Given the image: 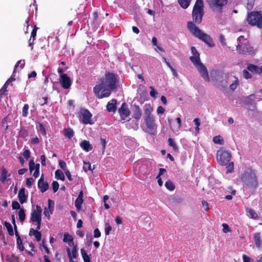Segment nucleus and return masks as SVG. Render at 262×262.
<instances>
[{
  "instance_id": "72a5a7b5",
  "label": "nucleus",
  "mask_w": 262,
  "mask_h": 262,
  "mask_svg": "<svg viewBox=\"0 0 262 262\" xmlns=\"http://www.w3.org/2000/svg\"><path fill=\"white\" fill-rule=\"evenodd\" d=\"M5 260L7 262H17L18 257L14 254L11 255H7L6 256Z\"/></svg>"
},
{
  "instance_id": "4468645a",
  "label": "nucleus",
  "mask_w": 262,
  "mask_h": 262,
  "mask_svg": "<svg viewBox=\"0 0 262 262\" xmlns=\"http://www.w3.org/2000/svg\"><path fill=\"white\" fill-rule=\"evenodd\" d=\"M60 83L62 86L66 89H69L71 85V80L67 74L60 75Z\"/></svg>"
},
{
  "instance_id": "69168bd1",
  "label": "nucleus",
  "mask_w": 262,
  "mask_h": 262,
  "mask_svg": "<svg viewBox=\"0 0 262 262\" xmlns=\"http://www.w3.org/2000/svg\"><path fill=\"white\" fill-rule=\"evenodd\" d=\"M202 206L204 208L205 210L208 211L209 209V204L206 201H202Z\"/></svg>"
},
{
  "instance_id": "338daca9",
  "label": "nucleus",
  "mask_w": 262,
  "mask_h": 262,
  "mask_svg": "<svg viewBox=\"0 0 262 262\" xmlns=\"http://www.w3.org/2000/svg\"><path fill=\"white\" fill-rule=\"evenodd\" d=\"M242 257H243L244 262H252V260L251 259V258L245 254L243 255Z\"/></svg>"
},
{
  "instance_id": "6ab92c4d",
  "label": "nucleus",
  "mask_w": 262,
  "mask_h": 262,
  "mask_svg": "<svg viewBox=\"0 0 262 262\" xmlns=\"http://www.w3.org/2000/svg\"><path fill=\"white\" fill-rule=\"evenodd\" d=\"M254 243L257 248H260L262 245V241L261 239L260 233L257 232L253 234Z\"/></svg>"
},
{
  "instance_id": "cd10ccee",
  "label": "nucleus",
  "mask_w": 262,
  "mask_h": 262,
  "mask_svg": "<svg viewBox=\"0 0 262 262\" xmlns=\"http://www.w3.org/2000/svg\"><path fill=\"white\" fill-rule=\"evenodd\" d=\"M246 212L249 213L251 218L256 220L258 219L257 213L252 208H247L246 209Z\"/></svg>"
},
{
  "instance_id": "603ef678",
  "label": "nucleus",
  "mask_w": 262,
  "mask_h": 262,
  "mask_svg": "<svg viewBox=\"0 0 262 262\" xmlns=\"http://www.w3.org/2000/svg\"><path fill=\"white\" fill-rule=\"evenodd\" d=\"M29 167L30 172L35 170V163L33 160H31L29 163Z\"/></svg>"
},
{
  "instance_id": "4be33fe9",
  "label": "nucleus",
  "mask_w": 262,
  "mask_h": 262,
  "mask_svg": "<svg viewBox=\"0 0 262 262\" xmlns=\"http://www.w3.org/2000/svg\"><path fill=\"white\" fill-rule=\"evenodd\" d=\"M112 101V103L108 102L106 105V109L108 112H115L117 110V100L113 99Z\"/></svg>"
},
{
  "instance_id": "c9c22d12",
  "label": "nucleus",
  "mask_w": 262,
  "mask_h": 262,
  "mask_svg": "<svg viewBox=\"0 0 262 262\" xmlns=\"http://www.w3.org/2000/svg\"><path fill=\"white\" fill-rule=\"evenodd\" d=\"M81 254L84 262H91L90 256L86 254L83 249H81Z\"/></svg>"
},
{
  "instance_id": "f3484780",
  "label": "nucleus",
  "mask_w": 262,
  "mask_h": 262,
  "mask_svg": "<svg viewBox=\"0 0 262 262\" xmlns=\"http://www.w3.org/2000/svg\"><path fill=\"white\" fill-rule=\"evenodd\" d=\"M142 116V110L137 105H134L133 117L137 121H139Z\"/></svg>"
},
{
  "instance_id": "a878e982",
  "label": "nucleus",
  "mask_w": 262,
  "mask_h": 262,
  "mask_svg": "<svg viewBox=\"0 0 262 262\" xmlns=\"http://www.w3.org/2000/svg\"><path fill=\"white\" fill-rule=\"evenodd\" d=\"M139 121H137L135 119V120H132L129 123L126 124L127 127L130 129L132 128L134 130H137L139 128Z\"/></svg>"
},
{
  "instance_id": "ddd939ff",
  "label": "nucleus",
  "mask_w": 262,
  "mask_h": 262,
  "mask_svg": "<svg viewBox=\"0 0 262 262\" xmlns=\"http://www.w3.org/2000/svg\"><path fill=\"white\" fill-rule=\"evenodd\" d=\"M81 113L82 121L84 124H93L94 123V122L91 120L92 115L88 110L84 109L81 111Z\"/></svg>"
},
{
  "instance_id": "5701e85b",
  "label": "nucleus",
  "mask_w": 262,
  "mask_h": 262,
  "mask_svg": "<svg viewBox=\"0 0 262 262\" xmlns=\"http://www.w3.org/2000/svg\"><path fill=\"white\" fill-rule=\"evenodd\" d=\"M38 29V27L35 26L31 32V38L29 40V46L31 47V49H33V42L35 39V37L36 36V32Z\"/></svg>"
},
{
  "instance_id": "5fc2aeb1",
  "label": "nucleus",
  "mask_w": 262,
  "mask_h": 262,
  "mask_svg": "<svg viewBox=\"0 0 262 262\" xmlns=\"http://www.w3.org/2000/svg\"><path fill=\"white\" fill-rule=\"evenodd\" d=\"M12 209L14 210H17V209H20V206L18 202L17 201H13L12 203Z\"/></svg>"
},
{
  "instance_id": "9b49d317",
  "label": "nucleus",
  "mask_w": 262,
  "mask_h": 262,
  "mask_svg": "<svg viewBox=\"0 0 262 262\" xmlns=\"http://www.w3.org/2000/svg\"><path fill=\"white\" fill-rule=\"evenodd\" d=\"M118 113L121 120L124 121V122L130 121V119L129 118V116L130 115V112L125 102L122 104L121 107L118 109Z\"/></svg>"
},
{
  "instance_id": "c85d7f7f",
  "label": "nucleus",
  "mask_w": 262,
  "mask_h": 262,
  "mask_svg": "<svg viewBox=\"0 0 262 262\" xmlns=\"http://www.w3.org/2000/svg\"><path fill=\"white\" fill-rule=\"evenodd\" d=\"M55 178L58 180H60L62 181H64L65 180L64 174L63 172L60 169H57L55 171Z\"/></svg>"
},
{
  "instance_id": "a19ab883",
  "label": "nucleus",
  "mask_w": 262,
  "mask_h": 262,
  "mask_svg": "<svg viewBox=\"0 0 262 262\" xmlns=\"http://www.w3.org/2000/svg\"><path fill=\"white\" fill-rule=\"evenodd\" d=\"M8 120V117L7 116V117H4L2 119V125L3 127H4L5 128L4 131L5 133L7 132V130H8V127H9L8 125H6V126H5V124H6L7 123Z\"/></svg>"
},
{
  "instance_id": "e2e57ef3",
  "label": "nucleus",
  "mask_w": 262,
  "mask_h": 262,
  "mask_svg": "<svg viewBox=\"0 0 262 262\" xmlns=\"http://www.w3.org/2000/svg\"><path fill=\"white\" fill-rule=\"evenodd\" d=\"M14 80H15V79L12 77L10 78L9 79H8L6 81V82H5V83L4 84V85H3V86L2 88L7 90L8 85H9V83L13 81Z\"/></svg>"
},
{
  "instance_id": "423d86ee",
  "label": "nucleus",
  "mask_w": 262,
  "mask_h": 262,
  "mask_svg": "<svg viewBox=\"0 0 262 262\" xmlns=\"http://www.w3.org/2000/svg\"><path fill=\"white\" fill-rule=\"evenodd\" d=\"M237 42L236 49L238 54L248 55L255 54V49L251 46L247 38L243 35H241L237 38Z\"/></svg>"
},
{
  "instance_id": "0e129e2a",
  "label": "nucleus",
  "mask_w": 262,
  "mask_h": 262,
  "mask_svg": "<svg viewBox=\"0 0 262 262\" xmlns=\"http://www.w3.org/2000/svg\"><path fill=\"white\" fill-rule=\"evenodd\" d=\"M101 236V232L98 228H96L94 231V237L98 238Z\"/></svg>"
},
{
  "instance_id": "774afa93",
  "label": "nucleus",
  "mask_w": 262,
  "mask_h": 262,
  "mask_svg": "<svg viewBox=\"0 0 262 262\" xmlns=\"http://www.w3.org/2000/svg\"><path fill=\"white\" fill-rule=\"evenodd\" d=\"M253 4H254V1H253V0L250 1H249L247 4V8L248 10L252 9L253 7Z\"/></svg>"
},
{
  "instance_id": "79ce46f5",
  "label": "nucleus",
  "mask_w": 262,
  "mask_h": 262,
  "mask_svg": "<svg viewBox=\"0 0 262 262\" xmlns=\"http://www.w3.org/2000/svg\"><path fill=\"white\" fill-rule=\"evenodd\" d=\"M83 169L85 172H87L88 170H93L91 168V164L89 162H84Z\"/></svg>"
},
{
  "instance_id": "37998d69",
  "label": "nucleus",
  "mask_w": 262,
  "mask_h": 262,
  "mask_svg": "<svg viewBox=\"0 0 262 262\" xmlns=\"http://www.w3.org/2000/svg\"><path fill=\"white\" fill-rule=\"evenodd\" d=\"M39 130L42 136H46V130L42 123H39Z\"/></svg>"
},
{
  "instance_id": "09e8293b",
  "label": "nucleus",
  "mask_w": 262,
  "mask_h": 262,
  "mask_svg": "<svg viewBox=\"0 0 262 262\" xmlns=\"http://www.w3.org/2000/svg\"><path fill=\"white\" fill-rule=\"evenodd\" d=\"M243 76H244V77L246 79H250L252 77V75L251 74H250L248 71V70H246V69H244L243 71Z\"/></svg>"
},
{
  "instance_id": "4d7b16f0",
  "label": "nucleus",
  "mask_w": 262,
  "mask_h": 262,
  "mask_svg": "<svg viewBox=\"0 0 262 262\" xmlns=\"http://www.w3.org/2000/svg\"><path fill=\"white\" fill-rule=\"evenodd\" d=\"M219 40L223 46H226V39L223 34L220 35Z\"/></svg>"
},
{
  "instance_id": "a18cd8bd",
  "label": "nucleus",
  "mask_w": 262,
  "mask_h": 262,
  "mask_svg": "<svg viewBox=\"0 0 262 262\" xmlns=\"http://www.w3.org/2000/svg\"><path fill=\"white\" fill-rule=\"evenodd\" d=\"M16 243H17L18 248L21 251H23L24 250V247L23 245V242H22L21 238H19L18 239L16 240Z\"/></svg>"
},
{
  "instance_id": "e433bc0d",
  "label": "nucleus",
  "mask_w": 262,
  "mask_h": 262,
  "mask_svg": "<svg viewBox=\"0 0 262 262\" xmlns=\"http://www.w3.org/2000/svg\"><path fill=\"white\" fill-rule=\"evenodd\" d=\"M19 220L20 222H24L26 218L25 210L23 208H20L18 212Z\"/></svg>"
},
{
  "instance_id": "aec40b11",
  "label": "nucleus",
  "mask_w": 262,
  "mask_h": 262,
  "mask_svg": "<svg viewBox=\"0 0 262 262\" xmlns=\"http://www.w3.org/2000/svg\"><path fill=\"white\" fill-rule=\"evenodd\" d=\"M18 200L21 204H24L27 201V196L25 194V188L22 187L20 189L18 194Z\"/></svg>"
},
{
  "instance_id": "052dcab7",
  "label": "nucleus",
  "mask_w": 262,
  "mask_h": 262,
  "mask_svg": "<svg viewBox=\"0 0 262 262\" xmlns=\"http://www.w3.org/2000/svg\"><path fill=\"white\" fill-rule=\"evenodd\" d=\"M34 180L32 178H29L26 179V185L28 187H30L34 183Z\"/></svg>"
},
{
  "instance_id": "0eeeda50",
  "label": "nucleus",
  "mask_w": 262,
  "mask_h": 262,
  "mask_svg": "<svg viewBox=\"0 0 262 262\" xmlns=\"http://www.w3.org/2000/svg\"><path fill=\"white\" fill-rule=\"evenodd\" d=\"M144 110V119L145 125L147 127L149 134L155 135L157 132V126L155 123V120L151 112L153 111L152 107L149 105H145Z\"/></svg>"
},
{
  "instance_id": "49530a36",
  "label": "nucleus",
  "mask_w": 262,
  "mask_h": 262,
  "mask_svg": "<svg viewBox=\"0 0 262 262\" xmlns=\"http://www.w3.org/2000/svg\"><path fill=\"white\" fill-rule=\"evenodd\" d=\"M54 201L50 199H49L48 200V208H49V210L51 213H52V212L54 210Z\"/></svg>"
},
{
  "instance_id": "393cba45",
  "label": "nucleus",
  "mask_w": 262,
  "mask_h": 262,
  "mask_svg": "<svg viewBox=\"0 0 262 262\" xmlns=\"http://www.w3.org/2000/svg\"><path fill=\"white\" fill-rule=\"evenodd\" d=\"M64 242L68 243V244L70 246H74V244L73 242V238L72 236L69 235L68 233H65L64 235V237L63 239Z\"/></svg>"
},
{
  "instance_id": "f257e3e1",
  "label": "nucleus",
  "mask_w": 262,
  "mask_h": 262,
  "mask_svg": "<svg viewBox=\"0 0 262 262\" xmlns=\"http://www.w3.org/2000/svg\"><path fill=\"white\" fill-rule=\"evenodd\" d=\"M99 81L100 83L93 88L94 93L98 99L109 97L112 91L116 90L119 85L117 75L110 72H106Z\"/></svg>"
},
{
  "instance_id": "2eb2a0df",
  "label": "nucleus",
  "mask_w": 262,
  "mask_h": 262,
  "mask_svg": "<svg viewBox=\"0 0 262 262\" xmlns=\"http://www.w3.org/2000/svg\"><path fill=\"white\" fill-rule=\"evenodd\" d=\"M37 186L40 191L43 193L48 190L49 188V184L47 182L44 181V177L42 174L38 181Z\"/></svg>"
},
{
  "instance_id": "3c124183",
  "label": "nucleus",
  "mask_w": 262,
  "mask_h": 262,
  "mask_svg": "<svg viewBox=\"0 0 262 262\" xmlns=\"http://www.w3.org/2000/svg\"><path fill=\"white\" fill-rule=\"evenodd\" d=\"M72 247L73 249L72 250V251L71 252L72 259L73 258H75L77 256V246L74 245V246Z\"/></svg>"
},
{
  "instance_id": "c03bdc74",
  "label": "nucleus",
  "mask_w": 262,
  "mask_h": 262,
  "mask_svg": "<svg viewBox=\"0 0 262 262\" xmlns=\"http://www.w3.org/2000/svg\"><path fill=\"white\" fill-rule=\"evenodd\" d=\"M112 227L109 223H105V235H108L110 231L112 230Z\"/></svg>"
},
{
  "instance_id": "b1692460",
  "label": "nucleus",
  "mask_w": 262,
  "mask_h": 262,
  "mask_svg": "<svg viewBox=\"0 0 262 262\" xmlns=\"http://www.w3.org/2000/svg\"><path fill=\"white\" fill-rule=\"evenodd\" d=\"M63 135L65 137L71 139L74 135V132L70 127L66 128L63 129Z\"/></svg>"
},
{
  "instance_id": "bb28decb",
  "label": "nucleus",
  "mask_w": 262,
  "mask_h": 262,
  "mask_svg": "<svg viewBox=\"0 0 262 262\" xmlns=\"http://www.w3.org/2000/svg\"><path fill=\"white\" fill-rule=\"evenodd\" d=\"M260 67L250 63L247 66V70L251 72H255L256 73L259 74Z\"/></svg>"
},
{
  "instance_id": "473e14b6",
  "label": "nucleus",
  "mask_w": 262,
  "mask_h": 262,
  "mask_svg": "<svg viewBox=\"0 0 262 262\" xmlns=\"http://www.w3.org/2000/svg\"><path fill=\"white\" fill-rule=\"evenodd\" d=\"M83 202V199L77 198L75 200V206L78 211H79L81 209V206Z\"/></svg>"
},
{
  "instance_id": "58836bf2",
  "label": "nucleus",
  "mask_w": 262,
  "mask_h": 262,
  "mask_svg": "<svg viewBox=\"0 0 262 262\" xmlns=\"http://www.w3.org/2000/svg\"><path fill=\"white\" fill-rule=\"evenodd\" d=\"M19 136L23 139H25L28 136V132L25 128H22L19 132Z\"/></svg>"
},
{
  "instance_id": "f03ea898",
  "label": "nucleus",
  "mask_w": 262,
  "mask_h": 262,
  "mask_svg": "<svg viewBox=\"0 0 262 262\" xmlns=\"http://www.w3.org/2000/svg\"><path fill=\"white\" fill-rule=\"evenodd\" d=\"M230 89L233 91L239 85V80L238 78L234 75L229 73H222L217 76L215 79L216 86L221 91H225L229 83Z\"/></svg>"
},
{
  "instance_id": "20e7f679",
  "label": "nucleus",
  "mask_w": 262,
  "mask_h": 262,
  "mask_svg": "<svg viewBox=\"0 0 262 262\" xmlns=\"http://www.w3.org/2000/svg\"><path fill=\"white\" fill-rule=\"evenodd\" d=\"M187 27L190 32L195 37L202 40L210 47L214 46L212 38L209 35L204 33L201 30L197 27L191 21H188Z\"/></svg>"
},
{
  "instance_id": "de8ad7c7",
  "label": "nucleus",
  "mask_w": 262,
  "mask_h": 262,
  "mask_svg": "<svg viewBox=\"0 0 262 262\" xmlns=\"http://www.w3.org/2000/svg\"><path fill=\"white\" fill-rule=\"evenodd\" d=\"M20 65V67L23 68L25 66V60H18L15 65V69L14 70L13 73L15 72L16 69Z\"/></svg>"
},
{
  "instance_id": "2f4dec72",
  "label": "nucleus",
  "mask_w": 262,
  "mask_h": 262,
  "mask_svg": "<svg viewBox=\"0 0 262 262\" xmlns=\"http://www.w3.org/2000/svg\"><path fill=\"white\" fill-rule=\"evenodd\" d=\"M191 0H178V3L182 8L186 9L190 5Z\"/></svg>"
},
{
  "instance_id": "9d476101",
  "label": "nucleus",
  "mask_w": 262,
  "mask_h": 262,
  "mask_svg": "<svg viewBox=\"0 0 262 262\" xmlns=\"http://www.w3.org/2000/svg\"><path fill=\"white\" fill-rule=\"evenodd\" d=\"M247 21L252 26H256L258 28H262V12L260 11H253L248 13Z\"/></svg>"
},
{
  "instance_id": "dca6fc26",
  "label": "nucleus",
  "mask_w": 262,
  "mask_h": 262,
  "mask_svg": "<svg viewBox=\"0 0 262 262\" xmlns=\"http://www.w3.org/2000/svg\"><path fill=\"white\" fill-rule=\"evenodd\" d=\"M211 7L222 8L227 4V0H207Z\"/></svg>"
},
{
  "instance_id": "412c9836",
  "label": "nucleus",
  "mask_w": 262,
  "mask_h": 262,
  "mask_svg": "<svg viewBox=\"0 0 262 262\" xmlns=\"http://www.w3.org/2000/svg\"><path fill=\"white\" fill-rule=\"evenodd\" d=\"M80 146L85 151H89L93 149V146L90 142L87 140H83L80 143Z\"/></svg>"
},
{
  "instance_id": "4c0bfd02",
  "label": "nucleus",
  "mask_w": 262,
  "mask_h": 262,
  "mask_svg": "<svg viewBox=\"0 0 262 262\" xmlns=\"http://www.w3.org/2000/svg\"><path fill=\"white\" fill-rule=\"evenodd\" d=\"M168 145L172 147L174 151H178V146H177L176 144L173 141V140L172 138H169L168 139Z\"/></svg>"
},
{
  "instance_id": "f704fd0d",
  "label": "nucleus",
  "mask_w": 262,
  "mask_h": 262,
  "mask_svg": "<svg viewBox=\"0 0 262 262\" xmlns=\"http://www.w3.org/2000/svg\"><path fill=\"white\" fill-rule=\"evenodd\" d=\"M165 186L170 191H173L175 189V186L173 183L169 180L165 182Z\"/></svg>"
},
{
  "instance_id": "39448f33",
  "label": "nucleus",
  "mask_w": 262,
  "mask_h": 262,
  "mask_svg": "<svg viewBox=\"0 0 262 262\" xmlns=\"http://www.w3.org/2000/svg\"><path fill=\"white\" fill-rule=\"evenodd\" d=\"M231 158V153L229 151L221 147L217 151V160L221 165H227V173H231L234 170V163L230 162Z\"/></svg>"
},
{
  "instance_id": "680f3d73",
  "label": "nucleus",
  "mask_w": 262,
  "mask_h": 262,
  "mask_svg": "<svg viewBox=\"0 0 262 262\" xmlns=\"http://www.w3.org/2000/svg\"><path fill=\"white\" fill-rule=\"evenodd\" d=\"M150 89L151 90L149 93L150 95L152 97H156L158 95L157 92L155 90L154 88L152 86H150Z\"/></svg>"
},
{
  "instance_id": "7c9ffc66",
  "label": "nucleus",
  "mask_w": 262,
  "mask_h": 262,
  "mask_svg": "<svg viewBox=\"0 0 262 262\" xmlns=\"http://www.w3.org/2000/svg\"><path fill=\"white\" fill-rule=\"evenodd\" d=\"M213 142L219 145H223L224 143L223 137L220 136H216L213 138Z\"/></svg>"
},
{
  "instance_id": "ea45409f",
  "label": "nucleus",
  "mask_w": 262,
  "mask_h": 262,
  "mask_svg": "<svg viewBox=\"0 0 262 262\" xmlns=\"http://www.w3.org/2000/svg\"><path fill=\"white\" fill-rule=\"evenodd\" d=\"M29 106L28 104H25L22 110V116L24 117H27L28 115V110Z\"/></svg>"
},
{
  "instance_id": "bf43d9fd",
  "label": "nucleus",
  "mask_w": 262,
  "mask_h": 262,
  "mask_svg": "<svg viewBox=\"0 0 262 262\" xmlns=\"http://www.w3.org/2000/svg\"><path fill=\"white\" fill-rule=\"evenodd\" d=\"M222 226H223V232L224 233H228L230 231L229 227L227 224L223 223L222 224Z\"/></svg>"
},
{
  "instance_id": "13d9d810",
  "label": "nucleus",
  "mask_w": 262,
  "mask_h": 262,
  "mask_svg": "<svg viewBox=\"0 0 262 262\" xmlns=\"http://www.w3.org/2000/svg\"><path fill=\"white\" fill-rule=\"evenodd\" d=\"M23 155L24 158L28 160L30 157V152L29 149H26L23 152Z\"/></svg>"
},
{
  "instance_id": "6e6552de",
  "label": "nucleus",
  "mask_w": 262,
  "mask_h": 262,
  "mask_svg": "<svg viewBox=\"0 0 262 262\" xmlns=\"http://www.w3.org/2000/svg\"><path fill=\"white\" fill-rule=\"evenodd\" d=\"M204 15V2L203 0H196L192 11L191 23L196 25L200 24Z\"/></svg>"
},
{
  "instance_id": "1a4fd4ad",
  "label": "nucleus",
  "mask_w": 262,
  "mask_h": 262,
  "mask_svg": "<svg viewBox=\"0 0 262 262\" xmlns=\"http://www.w3.org/2000/svg\"><path fill=\"white\" fill-rule=\"evenodd\" d=\"M241 180L245 185L250 187L255 188L258 186L256 176L254 171H244L241 174Z\"/></svg>"
},
{
  "instance_id": "8fccbe9b",
  "label": "nucleus",
  "mask_w": 262,
  "mask_h": 262,
  "mask_svg": "<svg viewBox=\"0 0 262 262\" xmlns=\"http://www.w3.org/2000/svg\"><path fill=\"white\" fill-rule=\"evenodd\" d=\"M52 189L54 192H56L59 188V184L57 181H53L52 184Z\"/></svg>"
},
{
  "instance_id": "c756f323",
  "label": "nucleus",
  "mask_w": 262,
  "mask_h": 262,
  "mask_svg": "<svg viewBox=\"0 0 262 262\" xmlns=\"http://www.w3.org/2000/svg\"><path fill=\"white\" fill-rule=\"evenodd\" d=\"M4 226L7 228L8 232L9 234L11 236H13L14 235V231L13 229V227L11 224L7 221H5L4 223Z\"/></svg>"
},
{
  "instance_id": "6e6d98bb",
  "label": "nucleus",
  "mask_w": 262,
  "mask_h": 262,
  "mask_svg": "<svg viewBox=\"0 0 262 262\" xmlns=\"http://www.w3.org/2000/svg\"><path fill=\"white\" fill-rule=\"evenodd\" d=\"M33 235L35 236V237L37 242H39L41 240V234L40 231L37 230L36 231H34V234Z\"/></svg>"
},
{
  "instance_id": "7ed1b4c3",
  "label": "nucleus",
  "mask_w": 262,
  "mask_h": 262,
  "mask_svg": "<svg viewBox=\"0 0 262 262\" xmlns=\"http://www.w3.org/2000/svg\"><path fill=\"white\" fill-rule=\"evenodd\" d=\"M191 52L192 55L190 57V60L197 69L198 72L200 74L201 76L203 77V78L206 81L209 82L210 79L207 69L206 67L201 62L200 57V54L194 47H191Z\"/></svg>"
},
{
  "instance_id": "a211bd4d",
  "label": "nucleus",
  "mask_w": 262,
  "mask_h": 262,
  "mask_svg": "<svg viewBox=\"0 0 262 262\" xmlns=\"http://www.w3.org/2000/svg\"><path fill=\"white\" fill-rule=\"evenodd\" d=\"M10 176V174H8V170L4 167L2 166L1 168V172L0 176V181L2 183H4L6 181H9L10 178L8 179V177Z\"/></svg>"
},
{
  "instance_id": "f8f14e48",
  "label": "nucleus",
  "mask_w": 262,
  "mask_h": 262,
  "mask_svg": "<svg viewBox=\"0 0 262 262\" xmlns=\"http://www.w3.org/2000/svg\"><path fill=\"white\" fill-rule=\"evenodd\" d=\"M36 209H33L31 214V221L34 223L41 221V208L38 206H36Z\"/></svg>"
},
{
  "instance_id": "864d4df0",
  "label": "nucleus",
  "mask_w": 262,
  "mask_h": 262,
  "mask_svg": "<svg viewBox=\"0 0 262 262\" xmlns=\"http://www.w3.org/2000/svg\"><path fill=\"white\" fill-rule=\"evenodd\" d=\"M59 165L62 169L64 170V171L66 170L67 164H66V163L64 161H63L62 160H59Z\"/></svg>"
}]
</instances>
